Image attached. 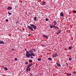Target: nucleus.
<instances>
[{
    "instance_id": "c85d7f7f",
    "label": "nucleus",
    "mask_w": 76,
    "mask_h": 76,
    "mask_svg": "<svg viewBox=\"0 0 76 76\" xmlns=\"http://www.w3.org/2000/svg\"><path fill=\"white\" fill-rule=\"evenodd\" d=\"M68 49L69 50H71L72 49V48L70 47H68Z\"/></svg>"
},
{
    "instance_id": "1a4fd4ad",
    "label": "nucleus",
    "mask_w": 76,
    "mask_h": 76,
    "mask_svg": "<svg viewBox=\"0 0 76 76\" xmlns=\"http://www.w3.org/2000/svg\"><path fill=\"white\" fill-rule=\"evenodd\" d=\"M12 9V8L10 7H8L7 8V10H11Z\"/></svg>"
},
{
    "instance_id": "4468645a",
    "label": "nucleus",
    "mask_w": 76,
    "mask_h": 76,
    "mask_svg": "<svg viewBox=\"0 0 76 76\" xmlns=\"http://www.w3.org/2000/svg\"><path fill=\"white\" fill-rule=\"evenodd\" d=\"M72 75V74L71 73L70 74H67V76H71Z\"/></svg>"
},
{
    "instance_id": "a878e982",
    "label": "nucleus",
    "mask_w": 76,
    "mask_h": 76,
    "mask_svg": "<svg viewBox=\"0 0 76 76\" xmlns=\"http://www.w3.org/2000/svg\"><path fill=\"white\" fill-rule=\"evenodd\" d=\"M28 64V62H26L25 63V64Z\"/></svg>"
},
{
    "instance_id": "cd10ccee",
    "label": "nucleus",
    "mask_w": 76,
    "mask_h": 76,
    "mask_svg": "<svg viewBox=\"0 0 76 76\" xmlns=\"http://www.w3.org/2000/svg\"><path fill=\"white\" fill-rule=\"evenodd\" d=\"M5 21H6V22H8L9 21V20L7 19H6Z\"/></svg>"
},
{
    "instance_id": "c756f323",
    "label": "nucleus",
    "mask_w": 76,
    "mask_h": 76,
    "mask_svg": "<svg viewBox=\"0 0 76 76\" xmlns=\"http://www.w3.org/2000/svg\"><path fill=\"white\" fill-rule=\"evenodd\" d=\"M73 12H74V13H76V10H74L73 11Z\"/></svg>"
},
{
    "instance_id": "0eeeda50",
    "label": "nucleus",
    "mask_w": 76,
    "mask_h": 76,
    "mask_svg": "<svg viewBox=\"0 0 76 76\" xmlns=\"http://www.w3.org/2000/svg\"><path fill=\"white\" fill-rule=\"evenodd\" d=\"M53 26V28H54L55 29H59V27H57L56 26Z\"/></svg>"
},
{
    "instance_id": "39448f33",
    "label": "nucleus",
    "mask_w": 76,
    "mask_h": 76,
    "mask_svg": "<svg viewBox=\"0 0 76 76\" xmlns=\"http://www.w3.org/2000/svg\"><path fill=\"white\" fill-rule=\"evenodd\" d=\"M53 23L54 25L53 26H54L56 25L57 24V21H53Z\"/></svg>"
},
{
    "instance_id": "c9c22d12",
    "label": "nucleus",
    "mask_w": 76,
    "mask_h": 76,
    "mask_svg": "<svg viewBox=\"0 0 76 76\" xmlns=\"http://www.w3.org/2000/svg\"><path fill=\"white\" fill-rule=\"evenodd\" d=\"M31 34H28V36H31Z\"/></svg>"
},
{
    "instance_id": "a19ab883",
    "label": "nucleus",
    "mask_w": 76,
    "mask_h": 76,
    "mask_svg": "<svg viewBox=\"0 0 76 76\" xmlns=\"http://www.w3.org/2000/svg\"><path fill=\"white\" fill-rule=\"evenodd\" d=\"M0 67H1V66L0 65Z\"/></svg>"
},
{
    "instance_id": "6ab92c4d",
    "label": "nucleus",
    "mask_w": 76,
    "mask_h": 76,
    "mask_svg": "<svg viewBox=\"0 0 76 76\" xmlns=\"http://www.w3.org/2000/svg\"><path fill=\"white\" fill-rule=\"evenodd\" d=\"M48 59L50 60H52V59L51 58H48Z\"/></svg>"
},
{
    "instance_id": "f03ea898",
    "label": "nucleus",
    "mask_w": 76,
    "mask_h": 76,
    "mask_svg": "<svg viewBox=\"0 0 76 76\" xmlns=\"http://www.w3.org/2000/svg\"><path fill=\"white\" fill-rule=\"evenodd\" d=\"M26 56L27 57V58H30V57L31 58H34V57L32 56H35V55L34 54V53H33L30 54L28 51H26Z\"/></svg>"
},
{
    "instance_id": "412c9836",
    "label": "nucleus",
    "mask_w": 76,
    "mask_h": 76,
    "mask_svg": "<svg viewBox=\"0 0 76 76\" xmlns=\"http://www.w3.org/2000/svg\"><path fill=\"white\" fill-rule=\"evenodd\" d=\"M45 3H45V2H43V3H42V4H44V5H45Z\"/></svg>"
},
{
    "instance_id": "f257e3e1",
    "label": "nucleus",
    "mask_w": 76,
    "mask_h": 76,
    "mask_svg": "<svg viewBox=\"0 0 76 76\" xmlns=\"http://www.w3.org/2000/svg\"><path fill=\"white\" fill-rule=\"evenodd\" d=\"M30 25L31 26H29L28 25H27V28L31 31H34L33 28L34 29H37V26H35L34 24H30Z\"/></svg>"
},
{
    "instance_id": "4c0bfd02",
    "label": "nucleus",
    "mask_w": 76,
    "mask_h": 76,
    "mask_svg": "<svg viewBox=\"0 0 76 76\" xmlns=\"http://www.w3.org/2000/svg\"><path fill=\"white\" fill-rule=\"evenodd\" d=\"M41 45V46H43V45H44V44H43V45L42 44Z\"/></svg>"
},
{
    "instance_id": "ea45409f",
    "label": "nucleus",
    "mask_w": 76,
    "mask_h": 76,
    "mask_svg": "<svg viewBox=\"0 0 76 76\" xmlns=\"http://www.w3.org/2000/svg\"><path fill=\"white\" fill-rule=\"evenodd\" d=\"M67 65H68V64H67Z\"/></svg>"
},
{
    "instance_id": "58836bf2",
    "label": "nucleus",
    "mask_w": 76,
    "mask_h": 76,
    "mask_svg": "<svg viewBox=\"0 0 76 76\" xmlns=\"http://www.w3.org/2000/svg\"><path fill=\"white\" fill-rule=\"evenodd\" d=\"M25 50L26 51H27V50H26V49H25Z\"/></svg>"
},
{
    "instance_id": "423d86ee",
    "label": "nucleus",
    "mask_w": 76,
    "mask_h": 76,
    "mask_svg": "<svg viewBox=\"0 0 76 76\" xmlns=\"http://www.w3.org/2000/svg\"><path fill=\"white\" fill-rule=\"evenodd\" d=\"M28 52L30 53V54H31L33 53V50H32V49H31Z\"/></svg>"
},
{
    "instance_id": "9d476101",
    "label": "nucleus",
    "mask_w": 76,
    "mask_h": 76,
    "mask_svg": "<svg viewBox=\"0 0 76 76\" xmlns=\"http://www.w3.org/2000/svg\"><path fill=\"white\" fill-rule=\"evenodd\" d=\"M43 37H45V38H48V36L47 35H43Z\"/></svg>"
},
{
    "instance_id": "2f4dec72",
    "label": "nucleus",
    "mask_w": 76,
    "mask_h": 76,
    "mask_svg": "<svg viewBox=\"0 0 76 76\" xmlns=\"http://www.w3.org/2000/svg\"><path fill=\"white\" fill-rule=\"evenodd\" d=\"M29 76H33V75H32V74H30Z\"/></svg>"
},
{
    "instance_id": "f8f14e48",
    "label": "nucleus",
    "mask_w": 76,
    "mask_h": 76,
    "mask_svg": "<svg viewBox=\"0 0 76 76\" xmlns=\"http://www.w3.org/2000/svg\"><path fill=\"white\" fill-rule=\"evenodd\" d=\"M57 66H58V67H61V65L57 63Z\"/></svg>"
},
{
    "instance_id": "9b49d317",
    "label": "nucleus",
    "mask_w": 76,
    "mask_h": 76,
    "mask_svg": "<svg viewBox=\"0 0 76 76\" xmlns=\"http://www.w3.org/2000/svg\"><path fill=\"white\" fill-rule=\"evenodd\" d=\"M0 44H4V42L3 41H1L0 42Z\"/></svg>"
},
{
    "instance_id": "4be33fe9",
    "label": "nucleus",
    "mask_w": 76,
    "mask_h": 76,
    "mask_svg": "<svg viewBox=\"0 0 76 76\" xmlns=\"http://www.w3.org/2000/svg\"><path fill=\"white\" fill-rule=\"evenodd\" d=\"M53 26H52V25H51V26H50V28H51L52 29V28H53Z\"/></svg>"
},
{
    "instance_id": "bb28decb",
    "label": "nucleus",
    "mask_w": 76,
    "mask_h": 76,
    "mask_svg": "<svg viewBox=\"0 0 76 76\" xmlns=\"http://www.w3.org/2000/svg\"><path fill=\"white\" fill-rule=\"evenodd\" d=\"M45 20L46 21H48V19L47 18L45 19Z\"/></svg>"
},
{
    "instance_id": "7ed1b4c3",
    "label": "nucleus",
    "mask_w": 76,
    "mask_h": 76,
    "mask_svg": "<svg viewBox=\"0 0 76 76\" xmlns=\"http://www.w3.org/2000/svg\"><path fill=\"white\" fill-rule=\"evenodd\" d=\"M57 56H58V54L57 53H54L53 54V55H52V57H57Z\"/></svg>"
},
{
    "instance_id": "20e7f679",
    "label": "nucleus",
    "mask_w": 76,
    "mask_h": 76,
    "mask_svg": "<svg viewBox=\"0 0 76 76\" xmlns=\"http://www.w3.org/2000/svg\"><path fill=\"white\" fill-rule=\"evenodd\" d=\"M61 32V30H58L57 31V32L56 33V34L58 35V34H60V33Z\"/></svg>"
},
{
    "instance_id": "e433bc0d",
    "label": "nucleus",
    "mask_w": 76,
    "mask_h": 76,
    "mask_svg": "<svg viewBox=\"0 0 76 76\" xmlns=\"http://www.w3.org/2000/svg\"><path fill=\"white\" fill-rule=\"evenodd\" d=\"M12 51H14V49H12Z\"/></svg>"
},
{
    "instance_id": "393cba45",
    "label": "nucleus",
    "mask_w": 76,
    "mask_h": 76,
    "mask_svg": "<svg viewBox=\"0 0 76 76\" xmlns=\"http://www.w3.org/2000/svg\"><path fill=\"white\" fill-rule=\"evenodd\" d=\"M8 14L9 15H12V14H11V13H10L9 12V11L8 12Z\"/></svg>"
},
{
    "instance_id": "dca6fc26",
    "label": "nucleus",
    "mask_w": 76,
    "mask_h": 76,
    "mask_svg": "<svg viewBox=\"0 0 76 76\" xmlns=\"http://www.w3.org/2000/svg\"><path fill=\"white\" fill-rule=\"evenodd\" d=\"M31 67V65H28V66H27V68H29V67Z\"/></svg>"
},
{
    "instance_id": "ddd939ff",
    "label": "nucleus",
    "mask_w": 76,
    "mask_h": 76,
    "mask_svg": "<svg viewBox=\"0 0 76 76\" xmlns=\"http://www.w3.org/2000/svg\"><path fill=\"white\" fill-rule=\"evenodd\" d=\"M34 20L35 21L37 20V17H35L34 18Z\"/></svg>"
},
{
    "instance_id": "7c9ffc66",
    "label": "nucleus",
    "mask_w": 76,
    "mask_h": 76,
    "mask_svg": "<svg viewBox=\"0 0 76 76\" xmlns=\"http://www.w3.org/2000/svg\"><path fill=\"white\" fill-rule=\"evenodd\" d=\"M38 61H41V58H39L37 59Z\"/></svg>"
},
{
    "instance_id": "473e14b6",
    "label": "nucleus",
    "mask_w": 76,
    "mask_h": 76,
    "mask_svg": "<svg viewBox=\"0 0 76 76\" xmlns=\"http://www.w3.org/2000/svg\"><path fill=\"white\" fill-rule=\"evenodd\" d=\"M29 65H30V66H31H31H32V65H33V64H30Z\"/></svg>"
},
{
    "instance_id": "f704fd0d",
    "label": "nucleus",
    "mask_w": 76,
    "mask_h": 76,
    "mask_svg": "<svg viewBox=\"0 0 76 76\" xmlns=\"http://www.w3.org/2000/svg\"><path fill=\"white\" fill-rule=\"evenodd\" d=\"M30 70H31V68H29V69H28V70L29 72V71H30Z\"/></svg>"
},
{
    "instance_id": "a211bd4d",
    "label": "nucleus",
    "mask_w": 76,
    "mask_h": 76,
    "mask_svg": "<svg viewBox=\"0 0 76 76\" xmlns=\"http://www.w3.org/2000/svg\"><path fill=\"white\" fill-rule=\"evenodd\" d=\"M29 63H32V61L31 60H29Z\"/></svg>"
},
{
    "instance_id": "f3484780",
    "label": "nucleus",
    "mask_w": 76,
    "mask_h": 76,
    "mask_svg": "<svg viewBox=\"0 0 76 76\" xmlns=\"http://www.w3.org/2000/svg\"><path fill=\"white\" fill-rule=\"evenodd\" d=\"M28 69H29V68H27L26 69V72H28Z\"/></svg>"
},
{
    "instance_id": "5701e85b",
    "label": "nucleus",
    "mask_w": 76,
    "mask_h": 76,
    "mask_svg": "<svg viewBox=\"0 0 76 76\" xmlns=\"http://www.w3.org/2000/svg\"><path fill=\"white\" fill-rule=\"evenodd\" d=\"M14 60L15 61H17V60H18V58H15Z\"/></svg>"
},
{
    "instance_id": "2eb2a0df",
    "label": "nucleus",
    "mask_w": 76,
    "mask_h": 76,
    "mask_svg": "<svg viewBox=\"0 0 76 76\" xmlns=\"http://www.w3.org/2000/svg\"><path fill=\"white\" fill-rule=\"evenodd\" d=\"M4 69H5V70H8V69L6 67H4Z\"/></svg>"
},
{
    "instance_id": "72a5a7b5",
    "label": "nucleus",
    "mask_w": 76,
    "mask_h": 76,
    "mask_svg": "<svg viewBox=\"0 0 76 76\" xmlns=\"http://www.w3.org/2000/svg\"><path fill=\"white\" fill-rule=\"evenodd\" d=\"M19 23V22L17 21L16 22V23Z\"/></svg>"
},
{
    "instance_id": "aec40b11",
    "label": "nucleus",
    "mask_w": 76,
    "mask_h": 76,
    "mask_svg": "<svg viewBox=\"0 0 76 76\" xmlns=\"http://www.w3.org/2000/svg\"><path fill=\"white\" fill-rule=\"evenodd\" d=\"M69 60H70V61H71L72 60V58H69Z\"/></svg>"
},
{
    "instance_id": "6e6552de",
    "label": "nucleus",
    "mask_w": 76,
    "mask_h": 76,
    "mask_svg": "<svg viewBox=\"0 0 76 76\" xmlns=\"http://www.w3.org/2000/svg\"><path fill=\"white\" fill-rule=\"evenodd\" d=\"M60 16H62V17H64V14H63V12H61L60 13Z\"/></svg>"
},
{
    "instance_id": "b1692460",
    "label": "nucleus",
    "mask_w": 76,
    "mask_h": 76,
    "mask_svg": "<svg viewBox=\"0 0 76 76\" xmlns=\"http://www.w3.org/2000/svg\"><path fill=\"white\" fill-rule=\"evenodd\" d=\"M73 74H74V75H75V74H76V71H74L73 72Z\"/></svg>"
}]
</instances>
